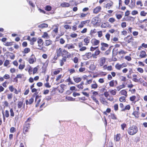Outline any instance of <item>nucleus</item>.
I'll return each instance as SVG.
<instances>
[{"mask_svg": "<svg viewBox=\"0 0 147 147\" xmlns=\"http://www.w3.org/2000/svg\"><path fill=\"white\" fill-rule=\"evenodd\" d=\"M56 54L58 57H62V59L59 60L60 65L61 66L64 65V63L67 61V59H69L73 55L68 52L67 50L62 49L61 47L56 49Z\"/></svg>", "mask_w": 147, "mask_h": 147, "instance_id": "obj_1", "label": "nucleus"}, {"mask_svg": "<svg viewBox=\"0 0 147 147\" xmlns=\"http://www.w3.org/2000/svg\"><path fill=\"white\" fill-rule=\"evenodd\" d=\"M32 120V117H29L24 122L23 126V133L24 134H26V133L29 131L31 125V122Z\"/></svg>", "mask_w": 147, "mask_h": 147, "instance_id": "obj_2", "label": "nucleus"}, {"mask_svg": "<svg viewBox=\"0 0 147 147\" xmlns=\"http://www.w3.org/2000/svg\"><path fill=\"white\" fill-rule=\"evenodd\" d=\"M137 127L134 125L130 126L128 129L127 132L130 135H133L136 134L138 131Z\"/></svg>", "mask_w": 147, "mask_h": 147, "instance_id": "obj_3", "label": "nucleus"}, {"mask_svg": "<svg viewBox=\"0 0 147 147\" xmlns=\"http://www.w3.org/2000/svg\"><path fill=\"white\" fill-rule=\"evenodd\" d=\"M64 47L69 51H76L75 49V46L72 43L66 44L64 46Z\"/></svg>", "mask_w": 147, "mask_h": 147, "instance_id": "obj_4", "label": "nucleus"}, {"mask_svg": "<svg viewBox=\"0 0 147 147\" xmlns=\"http://www.w3.org/2000/svg\"><path fill=\"white\" fill-rule=\"evenodd\" d=\"M37 43L38 46L39 47L38 49L43 51V49L45 48V47H43L44 42L43 40L41 38H38L37 40Z\"/></svg>", "mask_w": 147, "mask_h": 147, "instance_id": "obj_5", "label": "nucleus"}, {"mask_svg": "<svg viewBox=\"0 0 147 147\" xmlns=\"http://www.w3.org/2000/svg\"><path fill=\"white\" fill-rule=\"evenodd\" d=\"M140 100V96L138 95L136 97L135 95H133L129 98V100L130 101L135 104L138 101Z\"/></svg>", "mask_w": 147, "mask_h": 147, "instance_id": "obj_6", "label": "nucleus"}, {"mask_svg": "<svg viewBox=\"0 0 147 147\" xmlns=\"http://www.w3.org/2000/svg\"><path fill=\"white\" fill-rule=\"evenodd\" d=\"M124 40L126 42L129 43L133 42L134 40V39L132 36V35H128L124 38Z\"/></svg>", "mask_w": 147, "mask_h": 147, "instance_id": "obj_7", "label": "nucleus"}, {"mask_svg": "<svg viewBox=\"0 0 147 147\" xmlns=\"http://www.w3.org/2000/svg\"><path fill=\"white\" fill-rule=\"evenodd\" d=\"M138 55L140 59L145 58L147 56L146 52L144 51H141L138 52Z\"/></svg>", "mask_w": 147, "mask_h": 147, "instance_id": "obj_8", "label": "nucleus"}, {"mask_svg": "<svg viewBox=\"0 0 147 147\" xmlns=\"http://www.w3.org/2000/svg\"><path fill=\"white\" fill-rule=\"evenodd\" d=\"M83 44L82 42H79L78 43V46L80 48V51H84L86 50L87 48L85 46H83Z\"/></svg>", "mask_w": 147, "mask_h": 147, "instance_id": "obj_9", "label": "nucleus"}, {"mask_svg": "<svg viewBox=\"0 0 147 147\" xmlns=\"http://www.w3.org/2000/svg\"><path fill=\"white\" fill-rule=\"evenodd\" d=\"M139 110L140 107H137L136 110H134L132 113V115H134L136 118H138L139 117Z\"/></svg>", "mask_w": 147, "mask_h": 147, "instance_id": "obj_10", "label": "nucleus"}, {"mask_svg": "<svg viewBox=\"0 0 147 147\" xmlns=\"http://www.w3.org/2000/svg\"><path fill=\"white\" fill-rule=\"evenodd\" d=\"M36 59L35 55L34 54H32L30 57L28 58V62L30 64L34 63L36 62Z\"/></svg>", "mask_w": 147, "mask_h": 147, "instance_id": "obj_11", "label": "nucleus"}, {"mask_svg": "<svg viewBox=\"0 0 147 147\" xmlns=\"http://www.w3.org/2000/svg\"><path fill=\"white\" fill-rule=\"evenodd\" d=\"M106 61V58L104 57L100 58L98 60V63L100 66H102Z\"/></svg>", "mask_w": 147, "mask_h": 147, "instance_id": "obj_12", "label": "nucleus"}, {"mask_svg": "<svg viewBox=\"0 0 147 147\" xmlns=\"http://www.w3.org/2000/svg\"><path fill=\"white\" fill-rule=\"evenodd\" d=\"M83 57L86 60L91 59L92 57L93 58L92 53L90 52L86 53Z\"/></svg>", "mask_w": 147, "mask_h": 147, "instance_id": "obj_13", "label": "nucleus"}, {"mask_svg": "<svg viewBox=\"0 0 147 147\" xmlns=\"http://www.w3.org/2000/svg\"><path fill=\"white\" fill-rule=\"evenodd\" d=\"M2 113L3 121L5 122V117L8 118L9 116V111L7 110H6L5 112H2Z\"/></svg>", "mask_w": 147, "mask_h": 147, "instance_id": "obj_14", "label": "nucleus"}, {"mask_svg": "<svg viewBox=\"0 0 147 147\" xmlns=\"http://www.w3.org/2000/svg\"><path fill=\"white\" fill-rule=\"evenodd\" d=\"M25 104L24 103L23 100L18 101L17 102V107L18 109H21L23 107L25 108Z\"/></svg>", "mask_w": 147, "mask_h": 147, "instance_id": "obj_15", "label": "nucleus"}, {"mask_svg": "<svg viewBox=\"0 0 147 147\" xmlns=\"http://www.w3.org/2000/svg\"><path fill=\"white\" fill-rule=\"evenodd\" d=\"M49 60H47L45 63L43 64V65L42 67V72H45L47 69V67L49 63Z\"/></svg>", "mask_w": 147, "mask_h": 147, "instance_id": "obj_16", "label": "nucleus"}, {"mask_svg": "<svg viewBox=\"0 0 147 147\" xmlns=\"http://www.w3.org/2000/svg\"><path fill=\"white\" fill-rule=\"evenodd\" d=\"M101 47H100V49L102 51H105L109 46L108 44L104 42L101 43Z\"/></svg>", "mask_w": 147, "mask_h": 147, "instance_id": "obj_17", "label": "nucleus"}, {"mask_svg": "<svg viewBox=\"0 0 147 147\" xmlns=\"http://www.w3.org/2000/svg\"><path fill=\"white\" fill-rule=\"evenodd\" d=\"M109 86L110 87H113L117 86L118 82L117 80H112L109 83Z\"/></svg>", "mask_w": 147, "mask_h": 147, "instance_id": "obj_18", "label": "nucleus"}, {"mask_svg": "<svg viewBox=\"0 0 147 147\" xmlns=\"http://www.w3.org/2000/svg\"><path fill=\"white\" fill-rule=\"evenodd\" d=\"M53 41L49 39L45 40V45L46 47H48L52 45Z\"/></svg>", "mask_w": 147, "mask_h": 147, "instance_id": "obj_19", "label": "nucleus"}, {"mask_svg": "<svg viewBox=\"0 0 147 147\" xmlns=\"http://www.w3.org/2000/svg\"><path fill=\"white\" fill-rule=\"evenodd\" d=\"M100 53V51L98 49L94 52V53H92L93 58L96 59L97 58V56L99 55Z\"/></svg>", "mask_w": 147, "mask_h": 147, "instance_id": "obj_20", "label": "nucleus"}, {"mask_svg": "<svg viewBox=\"0 0 147 147\" xmlns=\"http://www.w3.org/2000/svg\"><path fill=\"white\" fill-rule=\"evenodd\" d=\"M90 38L89 36H86L84 39V45L87 46L90 43Z\"/></svg>", "mask_w": 147, "mask_h": 147, "instance_id": "obj_21", "label": "nucleus"}, {"mask_svg": "<svg viewBox=\"0 0 147 147\" xmlns=\"http://www.w3.org/2000/svg\"><path fill=\"white\" fill-rule=\"evenodd\" d=\"M132 77V81L135 82H138L139 81H140V80H142L141 78H140L139 79H138V76L136 74H134L133 75Z\"/></svg>", "mask_w": 147, "mask_h": 147, "instance_id": "obj_22", "label": "nucleus"}, {"mask_svg": "<svg viewBox=\"0 0 147 147\" xmlns=\"http://www.w3.org/2000/svg\"><path fill=\"white\" fill-rule=\"evenodd\" d=\"M113 3L111 1L109 3H108L105 5V7L107 9H109L113 7Z\"/></svg>", "mask_w": 147, "mask_h": 147, "instance_id": "obj_23", "label": "nucleus"}, {"mask_svg": "<svg viewBox=\"0 0 147 147\" xmlns=\"http://www.w3.org/2000/svg\"><path fill=\"white\" fill-rule=\"evenodd\" d=\"M101 7L100 6H97L93 9V12L94 13L97 14L101 11Z\"/></svg>", "mask_w": 147, "mask_h": 147, "instance_id": "obj_24", "label": "nucleus"}, {"mask_svg": "<svg viewBox=\"0 0 147 147\" xmlns=\"http://www.w3.org/2000/svg\"><path fill=\"white\" fill-rule=\"evenodd\" d=\"M121 135L120 134H117L114 136V140L116 142H119L120 140Z\"/></svg>", "mask_w": 147, "mask_h": 147, "instance_id": "obj_25", "label": "nucleus"}, {"mask_svg": "<svg viewBox=\"0 0 147 147\" xmlns=\"http://www.w3.org/2000/svg\"><path fill=\"white\" fill-rule=\"evenodd\" d=\"M88 20H86L84 21H81L80 23L78 26V28H81L84 27L85 25L88 23Z\"/></svg>", "mask_w": 147, "mask_h": 147, "instance_id": "obj_26", "label": "nucleus"}, {"mask_svg": "<svg viewBox=\"0 0 147 147\" xmlns=\"http://www.w3.org/2000/svg\"><path fill=\"white\" fill-rule=\"evenodd\" d=\"M34 96L31 97L29 99V101L28 100H26V105H30L32 104L34 102Z\"/></svg>", "mask_w": 147, "mask_h": 147, "instance_id": "obj_27", "label": "nucleus"}, {"mask_svg": "<svg viewBox=\"0 0 147 147\" xmlns=\"http://www.w3.org/2000/svg\"><path fill=\"white\" fill-rule=\"evenodd\" d=\"M92 43L93 46L97 45L99 44L100 41L94 38L92 39Z\"/></svg>", "mask_w": 147, "mask_h": 147, "instance_id": "obj_28", "label": "nucleus"}, {"mask_svg": "<svg viewBox=\"0 0 147 147\" xmlns=\"http://www.w3.org/2000/svg\"><path fill=\"white\" fill-rule=\"evenodd\" d=\"M102 28H105L107 27H110V24L108 22H105L102 24L101 26Z\"/></svg>", "mask_w": 147, "mask_h": 147, "instance_id": "obj_29", "label": "nucleus"}, {"mask_svg": "<svg viewBox=\"0 0 147 147\" xmlns=\"http://www.w3.org/2000/svg\"><path fill=\"white\" fill-rule=\"evenodd\" d=\"M109 117L110 118L114 120H116L117 119V118L116 115L114 113H111L110 115L109 116Z\"/></svg>", "mask_w": 147, "mask_h": 147, "instance_id": "obj_30", "label": "nucleus"}, {"mask_svg": "<svg viewBox=\"0 0 147 147\" xmlns=\"http://www.w3.org/2000/svg\"><path fill=\"white\" fill-rule=\"evenodd\" d=\"M38 99V100L37 101V103L35 105V107H37L39 106V104L41 101V99L39 98V96L38 95H36V96L35 101H36Z\"/></svg>", "mask_w": 147, "mask_h": 147, "instance_id": "obj_31", "label": "nucleus"}, {"mask_svg": "<svg viewBox=\"0 0 147 147\" xmlns=\"http://www.w3.org/2000/svg\"><path fill=\"white\" fill-rule=\"evenodd\" d=\"M135 0H131V2L129 7L131 9H132L135 6Z\"/></svg>", "mask_w": 147, "mask_h": 147, "instance_id": "obj_32", "label": "nucleus"}, {"mask_svg": "<svg viewBox=\"0 0 147 147\" xmlns=\"http://www.w3.org/2000/svg\"><path fill=\"white\" fill-rule=\"evenodd\" d=\"M70 5L69 3L63 2L61 3L60 6L63 7H69Z\"/></svg>", "mask_w": 147, "mask_h": 147, "instance_id": "obj_33", "label": "nucleus"}, {"mask_svg": "<svg viewBox=\"0 0 147 147\" xmlns=\"http://www.w3.org/2000/svg\"><path fill=\"white\" fill-rule=\"evenodd\" d=\"M25 62L24 61H23L22 64H21L19 65L18 68L19 69L22 70L25 68Z\"/></svg>", "mask_w": 147, "mask_h": 147, "instance_id": "obj_34", "label": "nucleus"}, {"mask_svg": "<svg viewBox=\"0 0 147 147\" xmlns=\"http://www.w3.org/2000/svg\"><path fill=\"white\" fill-rule=\"evenodd\" d=\"M66 86L63 84H61L60 85V89H58V90L59 92L60 93H62L63 92L64 88Z\"/></svg>", "mask_w": 147, "mask_h": 147, "instance_id": "obj_35", "label": "nucleus"}, {"mask_svg": "<svg viewBox=\"0 0 147 147\" xmlns=\"http://www.w3.org/2000/svg\"><path fill=\"white\" fill-rule=\"evenodd\" d=\"M119 93L121 95H124L125 96L127 97V92L125 89L121 90Z\"/></svg>", "mask_w": 147, "mask_h": 147, "instance_id": "obj_36", "label": "nucleus"}, {"mask_svg": "<svg viewBox=\"0 0 147 147\" xmlns=\"http://www.w3.org/2000/svg\"><path fill=\"white\" fill-rule=\"evenodd\" d=\"M84 84V82H81L80 84L76 85V86L80 90L82 89L83 88V85Z\"/></svg>", "mask_w": 147, "mask_h": 147, "instance_id": "obj_37", "label": "nucleus"}, {"mask_svg": "<svg viewBox=\"0 0 147 147\" xmlns=\"http://www.w3.org/2000/svg\"><path fill=\"white\" fill-rule=\"evenodd\" d=\"M62 70V69L61 68H58L53 71V74L54 75H56L59 73Z\"/></svg>", "mask_w": 147, "mask_h": 147, "instance_id": "obj_38", "label": "nucleus"}, {"mask_svg": "<svg viewBox=\"0 0 147 147\" xmlns=\"http://www.w3.org/2000/svg\"><path fill=\"white\" fill-rule=\"evenodd\" d=\"M133 69L132 68H129V69L128 74L127 75V76L128 78L131 79V75L133 73Z\"/></svg>", "mask_w": 147, "mask_h": 147, "instance_id": "obj_39", "label": "nucleus"}, {"mask_svg": "<svg viewBox=\"0 0 147 147\" xmlns=\"http://www.w3.org/2000/svg\"><path fill=\"white\" fill-rule=\"evenodd\" d=\"M73 80L74 82L76 83H79L82 80V78L80 77H73Z\"/></svg>", "mask_w": 147, "mask_h": 147, "instance_id": "obj_40", "label": "nucleus"}, {"mask_svg": "<svg viewBox=\"0 0 147 147\" xmlns=\"http://www.w3.org/2000/svg\"><path fill=\"white\" fill-rule=\"evenodd\" d=\"M90 14V13H80L79 17L80 18H83L85 17L87 15H89Z\"/></svg>", "mask_w": 147, "mask_h": 147, "instance_id": "obj_41", "label": "nucleus"}, {"mask_svg": "<svg viewBox=\"0 0 147 147\" xmlns=\"http://www.w3.org/2000/svg\"><path fill=\"white\" fill-rule=\"evenodd\" d=\"M98 18L95 17L92 18V24L95 25L98 22Z\"/></svg>", "mask_w": 147, "mask_h": 147, "instance_id": "obj_42", "label": "nucleus"}, {"mask_svg": "<svg viewBox=\"0 0 147 147\" xmlns=\"http://www.w3.org/2000/svg\"><path fill=\"white\" fill-rule=\"evenodd\" d=\"M94 84H91V87L92 89H96L98 88V85L95 81H94Z\"/></svg>", "mask_w": 147, "mask_h": 147, "instance_id": "obj_43", "label": "nucleus"}, {"mask_svg": "<svg viewBox=\"0 0 147 147\" xmlns=\"http://www.w3.org/2000/svg\"><path fill=\"white\" fill-rule=\"evenodd\" d=\"M115 67L118 70H120L122 68L121 64H119V63H117L115 66Z\"/></svg>", "mask_w": 147, "mask_h": 147, "instance_id": "obj_44", "label": "nucleus"}, {"mask_svg": "<svg viewBox=\"0 0 147 147\" xmlns=\"http://www.w3.org/2000/svg\"><path fill=\"white\" fill-rule=\"evenodd\" d=\"M14 43V42L13 41L10 42H7L5 44H4V45L6 46H10L13 45Z\"/></svg>", "mask_w": 147, "mask_h": 147, "instance_id": "obj_45", "label": "nucleus"}, {"mask_svg": "<svg viewBox=\"0 0 147 147\" xmlns=\"http://www.w3.org/2000/svg\"><path fill=\"white\" fill-rule=\"evenodd\" d=\"M126 97L125 96H121L119 98V101L121 102H125L126 101Z\"/></svg>", "mask_w": 147, "mask_h": 147, "instance_id": "obj_46", "label": "nucleus"}, {"mask_svg": "<svg viewBox=\"0 0 147 147\" xmlns=\"http://www.w3.org/2000/svg\"><path fill=\"white\" fill-rule=\"evenodd\" d=\"M42 37L44 38L47 39L49 38V36L47 32H44L43 35L42 36Z\"/></svg>", "mask_w": 147, "mask_h": 147, "instance_id": "obj_47", "label": "nucleus"}, {"mask_svg": "<svg viewBox=\"0 0 147 147\" xmlns=\"http://www.w3.org/2000/svg\"><path fill=\"white\" fill-rule=\"evenodd\" d=\"M127 52L125 51L122 50H121L119 51L118 53L119 55H124L125 54L127 53Z\"/></svg>", "mask_w": 147, "mask_h": 147, "instance_id": "obj_48", "label": "nucleus"}, {"mask_svg": "<svg viewBox=\"0 0 147 147\" xmlns=\"http://www.w3.org/2000/svg\"><path fill=\"white\" fill-rule=\"evenodd\" d=\"M66 82H68V84L69 85V84H74V83L72 81L71 79L70 78V77H69L68 79H67L66 80Z\"/></svg>", "mask_w": 147, "mask_h": 147, "instance_id": "obj_49", "label": "nucleus"}, {"mask_svg": "<svg viewBox=\"0 0 147 147\" xmlns=\"http://www.w3.org/2000/svg\"><path fill=\"white\" fill-rule=\"evenodd\" d=\"M48 27V25L47 24H45V23H43L40 24L38 26V27L39 28H47Z\"/></svg>", "mask_w": 147, "mask_h": 147, "instance_id": "obj_50", "label": "nucleus"}, {"mask_svg": "<svg viewBox=\"0 0 147 147\" xmlns=\"http://www.w3.org/2000/svg\"><path fill=\"white\" fill-rule=\"evenodd\" d=\"M30 48H25L22 52L25 54H27L30 52Z\"/></svg>", "mask_w": 147, "mask_h": 147, "instance_id": "obj_51", "label": "nucleus"}, {"mask_svg": "<svg viewBox=\"0 0 147 147\" xmlns=\"http://www.w3.org/2000/svg\"><path fill=\"white\" fill-rule=\"evenodd\" d=\"M52 9L51 7L49 5H46L45 7V10L47 11H50Z\"/></svg>", "mask_w": 147, "mask_h": 147, "instance_id": "obj_52", "label": "nucleus"}, {"mask_svg": "<svg viewBox=\"0 0 147 147\" xmlns=\"http://www.w3.org/2000/svg\"><path fill=\"white\" fill-rule=\"evenodd\" d=\"M36 40V38L35 37L32 38L30 40V44L31 45H33L34 44V42Z\"/></svg>", "mask_w": 147, "mask_h": 147, "instance_id": "obj_53", "label": "nucleus"}, {"mask_svg": "<svg viewBox=\"0 0 147 147\" xmlns=\"http://www.w3.org/2000/svg\"><path fill=\"white\" fill-rule=\"evenodd\" d=\"M110 93L112 95H115L117 93V90L116 89H114V90H112L110 91Z\"/></svg>", "mask_w": 147, "mask_h": 147, "instance_id": "obj_54", "label": "nucleus"}, {"mask_svg": "<svg viewBox=\"0 0 147 147\" xmlns=\"http://www.w3.org/2000/svg\"><path fill=\"white\" fill-rule=\"evenodd\" d=\"M85 79L86 80V82L85 83V84L87 85L88 84H89L92 83V79H91L90 80H88L87 78H85Z\"/></svg>", "mask_w": 147, "mask_h": 147, "instance_id": "obj_55", "label": "nucleus"}, {"mask_svg": "<svg viewBox=\"0 0 147 147\" xmlns=\"http://www.w3.org/2000/svg\"><path fill=\"white\" fill-rule=\"evenodd\" d=\"M119 107L121 109V111H124V109L125 107H124V105L123 103H120L119 104Z\"/></svg>", "mask_w": 147, "mask_h": 147, "instance_id": "obj_56", "label": "nucleus"}, {"mask_svg": "<svg viewBox=\"0 0 147 147\" xmlns=\"http://www.w3.org/2000/svg\"><path fill=\"white\" fill-rule=\"evenodd\" d=\"M9 111L10 113V116L11 117H13L14 116V113L13 109L12 108H10Z\"/></svg>", "mask_w": 147, "mask_h": 147, "instance_id": "obj_57", "label": "nucleus"}, {"mask_svg": "<svg viewBox=\"0 0 147 147\" xmlns=\"http://www.w3.org/2000/svg\"><path fill=\"white\" fill-rule=\"evenodd\" d=\"M125 87V86L123 84L121 85H120L117 87L116 88H117V90L118 91H119L120 89L122 88H124Z\"/></svg>", "mask_w": 147, "mask_h": 147, "instance_id": "obj_58", "label": "nucleus"}, {"mask_svg": "<svg viewBox=\"0 0 147 147\" xmlns=\"http://www.w3.org/2000/svg\"><path fill=\"white\" fill-rule=\"evenodd\" d=\"M125 59L127 61H130L132 60V58L130 56H126L125 57Z\"/></svg>", "mask_w": 147, "mask_h": 147, "instance_id": "obj_59", "label": "nucleus"}, {"mask_svg": "<svg viewBox=\"0 0 147 147\" xmlns=\"http://www.w3.org/2000/svg\"><path fill=\"white\" fill-rule=\"evenodd\" d=\"M68 71L69 72V74H70L74 73L76 72V71L75 70V69L74 68L69 69Z\"/></svg>", "mask_w": 147, "mask_h": 147, "instance_id": "obj_60", "label": "nucleus"}, {"mask_svg": "<svg viewBox=\"0 0 147 147\" xmlns=\"http://www.w3.org/2000/svg\"><path fill=\"white\" fill-rule=\"evenodd\" d=\"M114 109L115 111H117L118 110L119 107L118 105L117 104H115L113 106Z\"/></svg>", "mask_w": 147, "mask_h": 147, "instance_id": "obj_61", "label": "nucleus"}, {"mask_svg": "<svg viewBox=\"0 0 147 147\" xmlns=\"http://www.w3.org/2000/svg\"><path fill=\"white\" fill-rule=\"evenodd\" d=\"M111 109L110 108H108L106 110V111L103 112V113L104 114L107 115L108 113H109L111 111Z\"/></svg>", "mask_w": 147, "mask_h": 147, "instance_id": "obj_62", "label": "nucleus"}, {"mask_svg": "<svg viewBox=\"0 0 147 147\" xmlns=\"http://www.w3.org/2000/svg\"><path fill=\"white\" fill-rule=\"evenodd\" d=\"M63 76V75H62V74H60L58 75L57 77L56 81L57 82H58L60 79L62 78Z\"/></svg>", "mask_w": 147, "mask_h": 147, "instance_id": "obj_63", "label": "nucleus"}, {"mask_svg": "<svg viewBox=\"0 0 147 147\" xmlns=\"http://www.w3.org/2000/svg\"><path fill=\"white\" fill-rule=\"evenodd\" d=\"M9 64V61L8 60L6 59L4 62V65L5 67H7Z\"/></svg>", "mask_w": 147, "mask_h": 147, "instance_id": "obj_64", "label": "nucleus"}]
</instances>
